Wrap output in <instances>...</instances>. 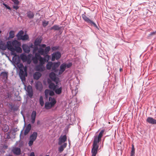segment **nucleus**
Masks as SVG:
<instances>
[{"label": "nucleus", "instance_id": "052dcab7", "mask_svg": "<svg viewBox=\"0 0 156 156\" xmlns=\"http://www.w3.org/2000/svg\"><path fill=\"white\" fill-rule=\"evenodd\" d=\"M72 92L73 95L74 96L76 94V93H75L76 92V91L75 90H72Z\"/></svg>", "mask_w": 156, "mask_h": 156}, {"label": "nucleus", "instance_id": "6ab92c4d", "mask_svg": "<svg viewBox=\"0 0 156 156\" xmlns=\"http://www.w3.org/2000/svg\"><path fill=\"white\" fill-rule=\"evenodd\" d=\"M27 92L30 98H32L33 95V91L32 87L30 86L28 87L27 88Z\"/></svg>", "mask_w": 156, "mask_h": 156}, {"label": "nucleus", "instance_id": "864d4df0", "mask_svg": "<svg viewBox=\"0 0 156 156\" xmlns=\"http://www.w3.org/2000/svg\"><path fill=\"white\" fill-rule=\"evenodd\" d=\"M48 21H44L43 22V25L44 27L46 26L48 24Z\"/></svg>", "mask_w": 156, "mask_h": 156}, {"label": "nucleus", "instance_id": "bb28decb", "mask_svg": "<svg viewBox=\"0 0 156 156\" xmlns=\"http://www.w3.org/2000/svg\"><path fill=\"white\" fill-rule=\"evenodd\" d=\"M101 140V139L99 138L97 136H94V139L93 143V145H98V143Z\"/></svg>", "mask_w": 156, "mask_h": 156}, {"label": "nucleus", "instance_id": "aec40b11", "mask_svg": "<svg viewBox=\"0 0 156 156\" xmlns=\"http://www.w3.org/2000/svg\"><path fill=\"white\" fill-rule=\"evenodd\" d=\"M35 87L37 90H38L39 91H41L43 88L42 83L39 81L37 82L36 83Z\"/></svg>", "mask_w": 156, "mask_h": 156}, {"label": "nucleus", "instance_id": "c03bdc74", "mask_svg": "<svg viewBox=\"0 0 156 156\" xmlns=\"http://www.w3.org/2000/svg\"><path fill=\"white\" fill-rule=\"evenodd\" d=\"M43 98H40L39 99V102L41 106H42L44 105V101H43Z\"/></svg>", "mask_w": 156, "mask_h": 156}, {"label": "nucleus", "instance_id": "603ef678", "mask_svg": "<svg viewBox=\"0 0 156 156\" xmlns=\"http://www.w3.org/2000/svg\"><path fill=\"white\" fill-rule=\"evenodd\" d=\"M2 4L8 9L11 10V8L8 6L5 3H2Z\"/></svg>", "mask_w": 156, "mask_h": 156}, {"label": "nucleus", "instance_id": "1a4fd4ad", "mask_svg": "<svg viewBox=\"0 0 156 156\" xmlns=\"http://www.w3.org/2000/svg\"><path fill=\"white\" fill-rule=\"evenodd\" d=\"M7 49L11 51V54L12 55H14V56H17L16 53L15 52L16 49H14V47H12L10 44H8Z\"/></svg>", "mask_w": 156, "mask_h": 156}, {"label": "nucleus", "instance_id": "774afa93", "mask_svg": "<svg viewBox=\"0 0 156 156\" xmlns=\"http://www.w3.org/2000/svg\"><path fill=\"white\" fill-rule=\"evenodd\" d=\"M20 99L17 100V101H20Z\"/></svg>", "mask_w": 156, "mask_h": 156}, {"label": "nucleus", "instance_id": "0eeeda50", "mask_svg": "<svg viewBox=\"0 0 156 156\" xmlns=\"http://www.w3.org/2000/svg\"><path fill=\"white\" fill-rule=\"evenodd\" d=\"M61 57V54L59 51H56L52 54L51 55V61H54L55 59H59Z\"/></svg>", "mask_w": 156, "mask_h": 156}, {"label": "nucleus", "instance_id": "a19ab883", "mask_svg": "<svg viewBox=\"0 0 156 156\" xmlns=\"http://www.w3.org/2000/svg\"><path fill=\"white\" fill-rule=\"evenodd\" d=\"M105 131L104 130L102 129L101 130L100 132V133L99 134V135L98 136H97L99 138L101 139V138L102 136L103 135V134Z\"/></svg>", "mask_w": 156, "mask_h": 156}, {"label": "nucleus", "instance_id": "f257e3e1", "mask_svg": "<svg viewBox=\"0 0 156 156\" xmlns=\"http://www.w3.org/2000/svg\"><path fill=\"white\" fill-rule=\"evenodd\" d=\"M10 44L12 47H14V49H16V51L18 53H21L22 51L21 48L20 47V43L16 40H14L12 41H9L7 42L8 44Z\"/></svg>", "mask_w": 156, "mask_h": 156}, {"label": "nucleus", "instance_id": "f704fd0d", "mask_svg": "<svg viewBox=\"0 0 156 156\" xmlns=\"http://www.w3.org/2000/svg\"><path fill=\"white\" fill-rule=\"evenodd\" d=\"M62 88L61 87L59 88H58V87L55 89L54 90L55 91V93L57 94H60L62 92Z\"/></svg>", "mask_w": 156, "mask_h": 156}, {"label": "nucleus", "instance_id": "338daca9", "mask_svg": "<svg viewBox=\"0 0 156 156\" xmlns=\"http://www.w3.org/2000/svg\"><path fill=\"white\" fill-rule=\"evenodd\" d=\"M7 156H12V155H11L9 154V155H7Z\"/></svg>", "mask_w": 156, "mask_h": 156}, {"label": "nucleus", "instance_id": "c85d7f7f", "mask_svg": "<svg viewBox=\"0 0 156 156\" xmlns=\"http://www.w3.org/2000/svg\"><path fill=\"white\" fill-rule=\"evenodd\" d=\"M13 63L14 65H15L16 64H18L20 62V60L19 58L16 57V56H13L12 58Z\"/></svg>", "mask_w": 156, "mask_h": 156}, {"label": "nucleus", "instance_id": "e2e57ef3", "mask_svg": "<svg viewBox=\"0 0 156 156\" xmlns=\"http://www.w3.org/2000/svg\"><path fill=\"white\" fill-rule=\"evenodd\" d=\"M30 48H33L34 47H33V45L32 44H31L29 47Z\"/></svg>", "mask_w": 156, "mask_h": 156}, {"label": "nucleus", "instance_id": "393cba45", "mask_svg": "<svg viewBox=\"0 0 156 156\" xmlns=\"http://www.w3.org/2000/svg\"><path fill=\"white\" fill-rule=\"evenodd\" d=\"M41 74L39 72H35L33 75L34 79L38 80L41 76Z\"/></svg>", "mask_w": 156, "mask_h": 156}, {"label": "nucleus", "instance_id": "4468645a", "mask_svg": "<svg viewBox=\"0 0 156 156\" xmlns=\"http://www.w3.org/2000/svg\"><path fill=\"white\" fill-rule=\"evenodd\" d=\"M8 74V73L7 72H2L0 74V76H1L2 78V79L3 80L4 82H5L7 79Z\"/></svg>", "mask_w": 156, "mask_h": 156}, {"label": "nucleus", "instance_id": "423d86ee", "mask_svg": "<svg viewBox=\"0 0 156 156\" xmlns=\"http://www.w3.org/2000/svg\"><path fill=\"white\" fill-rule=\"evenodd\" d=\"M23 69H23H20L19 73L20 78L22 81L24 80L25 79V76H27V68L25 67Z\"/></svg>", "mask_w": 156, "mask_h": 156}, {"label": "nucleus", "instance_id": "bf43d9fd", "mask_svg": "<svg viewBox=\"0 0 156 156\" xmlns=\"http://www.w3.org/2000/svg\"><path fill=\"white\" fill-rule=\"evenodd\" d=\"M39 46L44 48L46 47V45L45 44H40V46Z\"/></svg>", "mask_w": 156, "mask_h": 156}, {"label": "nucleus", "instance_id": "4d7b16f0", "mask_svg": "<svg viewBox=\"0 0 156 156\" xmlns=\"http://www.w3.org/2000/svg\"><path fill=\"white\" fill-rule=\"evenodd\" d=\"M49 95L50 96H52L54 94V93L53 91L49 90Z\"/></svg>", "mask_w": 156, "mask_h": 156}, {"label": "nucleus", "instance_id": "4c0bfd02", "mask_svg": "<svg viewBox=\"0 0 156 156\" xmlns=\"http://www.w3.org/2000/svg\"><path fill=\"white\" fill-rule=\"evenodd\" d=\"M14 37V32L13 30H11L9 32V37L10 38H13Z\"/></svg>", "mask_w": 156, "mask_h": 156}, {"label": "nucleus", "instance_id": "6e6d98bb", "mask_svg": "<svg viewBox=\"0 0 156 156\" xmlns=\"http://www.w3.org/2000/svg\"><path fill=\"white\" fill-rule=\"evenodd\" d=\"M13 8L14 9H15L16 10H17L19 8V6L18 5H13Z\"/></svg>", "mask_w": 156, "mask_h": 156}, {"label": "nucleus", "instance_id": "79ce46f5", "mask_svg": "<svg viewBox=\"0 0 156 156\" xmlns=\"http://www.w3.org/2000/svg\"><path fill=\"white\" fill-rule=\"evenodd\" d=\"M29 38V37L28 35L25 34L23 36L22 38H21L20 40H27Z\"/></svg>", "mask_w": 156, "mask_h": 156}, {"label": "nucleus", "instance_id": "c9c22d12", "mask_svg": "<svg viewBox=\"0 0 156 156\" xmlns=\"http://www.w3.org/2000/svg\"><path fill=\"white\" fill-rule=\"evenodd\" d=\"M39 60L40 62L39 64L43 65L44 64L45 62H46L44 58L41 57H40V58H39Z\"/></svg>", "mask_w": 156, "mask_h": 156}, {"label": "nucleus", "instance_id": "37998d69", "mask_svg": "<svg viewBox=\"0 0 156 156\" xmlns=\"http://www.w3.org/2000/svg\"><path fill=\"white\" fill-rule=\"evenodd\" d=\"M45 55L44 57V58L45 59V61L46 62H48L50 57L48 54H46Z\"/></svg>", "mask_w": 156, "mask_h": 156}, {"label": "nucleus", "instance_id": "58836bf2", "mask_svg": "<svg viewBox=\"0 0 156 156\" xmlns=\"http://www.w3.org/2000/svg\"><path fill=\"white\" fill-rule=\"evenodd\" d=\"M131 156H135V148L133 145H132V150L131 152Z\"/></svg>", "mask_w": 156, "mask_h": 156}, {"label": "nucleus", "instance_id": "f3484780", "mask_svg": "<svg viewBox=\"0 0 156 156\" xmlns=\"http://www.w3.org/2000/svg\"><path fill=\"white\" fill-rule=\"evenodd\" d=\"M31 128V126L30 124H28L26 126L24 130V135H27L29 132Z\"/></svg>", "mask_w": 156, "mask_h": 156}, {"label": "nucleus", "instance_id": "20e7f679", "mask_svg": "<svg viewBox=\"0 0 156 156\" xmlns=\"http://www.w3.org/2000/svg\"><path fill=\"white\" fill-rule=\"evenodd\" d=\"M84 14H83L82 15V17L83 20L86 22L90 23L91 25H93L94 27L97 29H98V27L96 24L92 21L90 19L87 17Z\"/></svg>", "mask_w": 156, "mask_h": 156}, {"label": "nucleus", "instance_id": "4be33fe9", "mask_svg": "<svg viewBox=\"0 0 156 156\" xmlns=\"http://www.w3.org/2000/svg\"><path fill=\"white\" fill-rule=\"evenodd\" d=\"M27 16L29 19H32L34 18V12L30 11H28L26 13Z\"/></svg>", "mask_w": 156, "mask_h": 156}, {"label": "nucleus", "instance_id": "49530a36", "mask_svg": "<svg viewBox=\"0 0 156 156\" xmlns=\"http://www.w3.org/2000/svg\"><path fill=\"white\" fill-rule=\"evenodd\" d=\"M13 2L15 5H18L19 4V2L18 0H12Z\"/></svg>", "mask_w": 156, "mask_h": 156}, {"label": "nucleus", "instance_id": "8fccbe9b", "mask_svg": "<svg viewBox=\"0 0 156 156\" xmlns=\"http://www.w3.org/2000/svg\"><path fill=\"white\" fill-rule=\"evenodd\" d=\"M40 54L39 53H35V57H34V58H38V59H39V58H40V57H41Z\"/></svg>", "mask_w": 156, "mask_h": 156}, {"label": "nucleus", "instance_id": "a211bd4d", "mask_svg": "<svg viewBox=\"0 0 156 156\" xmlns=\"http://www.w3.org/2000/svg\"><path fill=\"white\" fill-rule=\"evenodd\" d=\"M7 48V44L6 45L4 41H0V49L5 50Z\"/></svg>", "mask_w": 156, "mask_h": 156}, {"label": "nucleus", "instance_id": "09e8293b", "mask_svg": "<svg viewBox=\"0 0 156 156\" xmlns=\"http://www.w3.org/2000/svg\"><path fill=\"white\" fill-rule=\"evenodd\" d=\"M38 59L36 58L33 57V62L35 64H36L37 63L38 60Z\"/></svg>", "mask_w": 156, "mask_h": 156}, {"label": "nucleus", "instance_id": "c756f323", "mask_svg": "<svg viewBox=\"0 0 156 156\" xmlns=\"http://www.w3.org/2000/svg\"><path fill=\"white\" fill-rule=\"evenodd\" d=\"M9 106L12 110L16 111L18 110V107L16 106H15L14 105H13L12 103L9 104Z\"/></svg>", "mask_w": 156, "mask_h": 156}, {"label": "nucleus", "instance_id": "72a5a7b5", "mask_svg": "<svg viewBox=\"0 0 156 156\" xmlns=\"http://www.w3.org/2000/svg\"><path fill=\"white\" fill-rule=\"evenodd\" d=\"M23 34V32L22 30L18 32L16 35V36L17 37L18 39L20 40L21 38H22Z\"/></svg>", "mask_w": 156, "mask_h": 156}, {"label": "nucleus", "instance_id": "5fc2aeb1", "mask_svg": "<svg viewBox=\"0 0 156 156\" xmlns=\"http://www.w3.org/2000/svg\"><path fill=\"white\" fill-rule=\"evenodd\" d=\"M58 48L56 46H54L52 47L51 49L53 51H55L58 49Z\"/></svg>", "mask_w": 156, "mask_h": 156}, {"label": "nucleus", "instance_id": "a18cd8bd", "mask_svg": "<svg viewBox=\"0 0 156 156\" xmlns=\"http://www.w3.org/2000/svg\"><path fill=\"white\" fill-rule=\"evenodd\" d=\"M49 90L46 89L45 91V98H48V95H49Z\"/></svg>", "mask_w": 156, "mask_h": 156}, {"label": "nucleus", "instance_id": "9d476101", "mask_svg": "<svg viewBox=\"0 0 156 156\" xmlns=\"http://www.w3.org/2000/svg\"><path fill=\"white\" fill-rule=\"evenodd\" d=\"M67 137L66 135L61 136L58 139V144L59 145L62 144L63 143H64L66 141Z\"/></svg>", "mask_w": 156, "mask_h": 156}, {"label": "nucleus", "instance_id": "680f3d73", "mask_svg": "<svg viewBox=\"0 0 156 156\" xmlns=\"http://www.w3.org/2000/svg\"><path fill=\"white\" fill-rule=\"evenodd\" d=\"M30 156H35L34 153L33 152H31L30 154Z\"/></svg>", "mask_w": 156, "mask_h": 156}, {"label": "nucleus", "instance_id": "2f4dec72", "mask_svg": "<svg viewBox=\"0 0 156 156\" xmlns=\"http://www.w3.org/2000/svg\"><path fill=\"white\" fill-rule=\"evenodd\" d=\"M41 42V40L40 38H37L35 41L34 44L35 46H39Z\"/></svg>", "mask_w": 156, "mask_h": 156}, {"label": "nucleus", "instance_id": "6e6552de", "mask_svg": "<svg viewBox=\"0 0 156 156\" xmlns=\"http://www.w3.org/2000/svg\"><path fill=\"white\" fill-rule=\"evenodd\" d=\"M99 146L98 145H92V148L91 149L92 156H96L98 150Z\"/></svg>", "mask_w": 156, "mask_h": 156}, {"label": "nucleus", "instance_id": "3c124183", "mask_svg": "<svg viewBox=\"0 0 156 156\" xmlns=\"http://www.w3.org/2000/svg\"><path fill=\"white\" fill-rule=\"evenodd\" d=\"M72 66V63L71 62L68 64L66 63V68H69Z\"/></svg>", "mask_w": 156, "mask_h": 156}, {"label": "nucleus", "instance_id": "7ed1b4c3", "mask_svg": "<svg viewBox=\"0 0 156 156\" xmlns=\"http://www.w3.org/2000/svg\"><path fill=\"white\" fill-rule=\"evenodd\" d=\"M37 133L34 132L31 134L29 137V141L28 144L29 147H31L33 144V143L36 139L37 136Z\"/></svg>", "mask_w": 156, "mask_h": 156}, {"label": "nucleus", "instance_id": "7c9ffc66", "mask_svg": "<svg viewBox=\"0 0 156 156\" xmlns=\"http://www.w3.org/2000/svg\"><path fill=\"white\" fill-rule=\"evenodd\" d=\"M20 58L23 62H26L27 59V57L25 55L22 54L20 55Z\"/></svg>", "mask_w": 156, "mask_h": 156}, {"label": "nucleus", "instance_id": "0e129e2a", "mask_svg": "<svg viewBox=\"0 0 156 156\" xmlns=\"http://www.w3.org/2000/svg\"><path fill=\"white\" fill-rule=\"evenodd\" d=\"M40 122L39 120H38L37 122V125H39L40 124Z\"/></svg>", "mask_w": 156, "mask_h": 156}, {"label": "nucleus", "instance_id": "b1692460", "mask_svg": "<svg viewBox=\"0 0 156 156\" xmlns=\"http://www.w3.org/2000/svg\"><path fill=\"white\" fill-rule=\"evenodd\" d=\"M67 144L64 143L63 144L61 145L58 147V151L59 153H61L63 151L64 149L66 147Z\"/></svg>", "mask_w": 156, "mask_h": 156}, {"label": "nucleus", "instance_id": "2eb2a0df", "mask_svg": "<svg viewBox=\"0 0 156 156\" xmlns=\"http://www.w3.org/2000/svg\"><path fill=\"white\" fill-rule=\"evenodd\" d=\"M48 83L49 84V88L53 90H55L58 87L57 85H55L54 83L51 82V80L49 79L48 80Z\"/></svg>", "mask_w": 156, "mask_h": 156}, {"label": "nucleus", "instance_id": "ddd939ff", "mask_svg": "<svg viewBox=\"0 0 156 156\" xmlns=\"http://www.w3.org/2000/svg\"><path fill=\"white\" fill-rule=\"evenodd\" d=\"M36 114V112L35 111H32L31 116V123L33 124L34 123L35 121Z\"/></svg>", "mask_w": 156, "mask_h": 156}, {"label": "nucleus", "instance_id": "cd10ccee", "mask_svg": "<svg viewBox=\"0 0 156 156\" xmlns=\"http://www.w3.org/2000/svg\"><path fill=\"white\" fill-rule=\"evenodd\" d=\"M20 149L18 147H15L12 150L13 152L15 154L19 155L20 154Z\"/></svg>", "mask_w": 156, "mask_h": 156}, {"label": "nucleus", "instance_id": "13d9d810", "mask_svg": "<svg viewBox=\"0 0 156 156\" xmlns=\"http://www.w3.org/2000/svg\"><path fill=\"white\" fill-rule=\"evenodd\" d=\"M156 34V32H153L151 33L150 34H149V36H152L153 35H154Z\"/></svg>", "mask_w": 156, "mask_h": 156}, {"label": "nucleus", "instance_id": "e433bc0d", "mask_svg": "<svg viewBox=\"0 0 156 156\" xmlns=\"http://www.w3.org/2000/svg\"><path fill=\"white\" fill-rule=\"evenodd\" d=\"M60 29V27L57 25H55L52 27H51V30H58Z\"/></svg>", "mask_w": 156, "mask_h": 156}, {"label": "nucleus", "instance_id": "ea45409f", "mask_svg": "<svg viewBox=\"0 0 156 156\" xmlns=\"http://www.w3.org/2000/svg\"><path fill=\"white\" fill-rule=\"evenodd\" d=\"M16 65H17V66L19 68L20 70V69H23L25 68L23 65L22 63H20V62L18 64H16Z\"/></svg>", "mask_w": 156, "mask_h": 156}, {"label": "nucleus", "instance_id": "69168bd1", "mask_svg": "<svg viewBox=\"0 0 156 156\" xmlns=\"http://www.w3.org/2000/svg\"><path fill=\"white\" fill-rule=\"evenodd\" d=\"M73 99V98H70V99H69V101H71V99Z\"/></svg>", "mask_w": 156, "mask_h": 156}, {"label": "nucleus", "instance_id": "39448f33", "mask_svg": "<svg viewBox=\"0 0 156 156\" xmlns=\"http://www.w3.org/2000/svg\"><path fill=\"white\" fill-rule=\"evenodd\" d=\"M50 47L48 46L45 48L44 50V49L40 48H39L38 52L41 55H44L46 54H48L50 50Z\"/></svg>", "mask_w": 156, "mask_h": 156}, {"label": "nucleus", "instance_id": "f8f14e48", "mask_svg": "<svg viewBox=\"0 0 156 156\" xmlns=\"http://www.w3.org/2000/svg\"><path fill=\"white\" fill-rule=\"evenodd\" d=\"M60 63L59 62H53V65H52V71L56 72L57 71L56 68L59 66Z\"/></svg>", "mask_w": 156, "mask_h": 156}, {"label": "nucleus", "instance_id": "5701e85b", "mask_svg": "<svg viewBox=\"0 0 156 156\" xmlns=\"http://www.w3.org/2000/svg\"><path fill=\"white\" fill-rule=\"evenodd\" d=\"M23 49L24 52L27 53H29L30 51V47L26 44L23 45Z\"/></svg>", "mask_w": 156, "mask_h": 156}, {"label": "nucleus", "instance_id": "f03ea898", "mask_svg": "<svg viewBox=\"0 0 156 156\" xmlns=\"http://www.w3.org/2000/svg\"><path fill=\"white\" fill-rule=\"evenodd\" d=\"M49 101L45 103L44 108L46 109H50L54 107L56 103L55 98H48Z\"/></svg>", "mask_w": 156, "mask_h": 156}, {"label": "nucleus", "instance_id": "dca6fc26", "mask_svg": "<svg viewBox=\"0 0 156 156\" xmlns=\"http://www.w3.org/2000/svg\"><path fill=\"white\" fill-rule=\"evenodd\" d=\"M35 69L37 71L41 72L44 71L45 69L44 65L40 64L37 66L35 67Z\"/></svg>", "mask_w": 156, "mask_h": 156}, {"label": "nucleus", "instance_id": "412c9836", "mask_svg": "<svg viewBox=\"0 0 156 156\" xmlns=\"http://www.w3.org/2000/svg\"><path fill=\"white\" fill-rule=\"evenodd\" d=\"M147 121L152 124H156V120L151 117H148L147 119Z\"/></svg>", "mask_w": 156, "mask_h": 156}, {"label": "nucleus", "instance_id": "de8ad7c7", "mask_svg": "<svg viewBox=\"0 0 156 156\" xmlns=\"http://www.w3.org/2000/svg\"><path fill=\"white\" fill-rule=\"evenodd\" d=\"M38 46H35L34 47L33 50V53H34L36 52L37 50H38H38L39 48H38L37 47Z\"/></svg>", "mask_w": 156, "mask_h": 156}, {"label": "nucleus", "instance_id": "9b49d317", "mask_svg": "<svg viewBox=\"0 0 156 156\" xmlns=\"http://www.w3.org/2000/svg\"><path fill=\"white\" fill-rule=\"evenodd\" d=\"M60 69L59 71L58 74L60 75L62 73L65 71L66 68V63H63L60 66Z\"/></svg>", "mask_w": 156, "mask_h": 156}, {"label": "nucleus", "instance_id": "473e14b6", "mask_svg": "<svg viewBox=\"0 0 156 156\" xmlns=\"http://www.w3.org/2000/svg\"><path fill=\"white\" fill-rule=\"evenodd\" d=\"M53 62H48L46 65V68L48 70H50L51 68L52 69V65Z\"/></svg>", "mask_w": 156, "mask_h": 156}, {"label": "nucleus", "instance_id": "a878e982", "mask_svg": "<svg viewBox=\"0 0 156 156\" xmlns=\"http://www.w3.org/2000/svg\"><path fill=\"white\" fill-rule=\"evenodd\" d=\"M49 77L51 80L55 82L56 80V77L55 74L54 73L51 72L49 74Z\"/></svg>", "mask_w": 156, "mask_h": 156}]
</instances>
